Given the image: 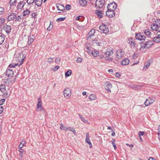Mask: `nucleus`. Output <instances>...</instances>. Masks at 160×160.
Masks as SVG:
<instances>
[{
  "mask_svg": "<svg viewBox=\"0 0 160 160\" xmlns=\"http://www.w3.org/2000/svg\"><path fill=\"white\" fill-rule=\"evenodd\" d=\"M153 45L152 41V40H148L144 43H142L141 44L140 49L141 50L145 48H148Z\"/></svg>",
  "mask_w": 160,
  "mask_h": 160,
  "instance_id": "f257e3e1",
  "label": "nucleus"
},
{
  "mask_svg": "<svg viewBox=\"0 0 160 160\" xmlns=\"http://www.w3.org/2000/svg\"><path fill=\"white\" fill-rule=\"evenodd\" d=\"M86 51L88 52L89 54L90 55H92L94 57L98 56L99 53V51L96 50H91L90 49V48L88 47L86 48Z\"/></svg>",
  "mask_w": 160,
  "mask_h": 160,
  "instance_id": "f03ea898",
  "label": "nucleus"
},
{
  "mask_svg": "<svg viewBox=\"0 0 160 160\" xmlns=\"http://www.w3.org/2000/svg\"><path fill=\"white\" fill-rule=\"evenodd\" d=\"M104 0H97L95 2V7L97 8H101L104 6Z\"/></svg>",
  "mask_w": 160,
  "mask_h": 160,
  "instance_id": "7ed1b4c3",
  "label": "nucleus"
},
{
  "mask_svg": "<svg viewBox=\"0 0 160 160\" xmlns=\"http://www.w3.org/2000/svg\"><path fill=\"white\" fill-rule=\"evenodd\" d=\"M38 102L37 105V110L42 111L44 113H45V111L42 106V100L41 98H38Z\"/></svg>",
  "mask_w": 160,
  "mask_h": 160,
  "instance_id": "20e7f679",
  "label": "nucleus"
},
{
  "mask_svg": "<svg viewBox=\"0 0 160 160\" xmlns=\"http://www.w3.org/2000/svg\"><path fill=\"white\" fill-rule=\"evenodd\" d=\"M63 94L64 97L67 98H69L71 96V90L69 88H67L63 91Z\"/></svg>",
  "mask_w": 160,
  "mask_h": 160,
  "instance_id": "39448f33",
  "label": "nucleus"
},
{
  "mask_svg": "<svg viewBox=\"0 0 160 160\" xmlns=\"http://www.w3.org/2000/svg\"><path fill=\"white\" fill-rule=\"evenodd\" d=\"M99 29L103 33H107L109 31L108 28L105 25H101L99 27Z\"/></svg>",
  "mask_w": 160,
  "mask_h": 160,
  "instance_id": "423d86ee",
  "label": "nucleus"
},
{
  "mask_svg": "<svg viewBox=\"0 0 160 160\" xmlns=\"http://www.w3.org/2000/svg\"><path fill=\"white\" fill-rule=\"evenodd\" d=\"M117 7L116 4L114 2L108 4L107 6V9L109 10H113L114 11Z\"/></svg>",
  "mask_w": 160,
  "mask_h": 160,
  "instance_id": "0eeeda50",
  "label": "nucleus"
},
{
  "mask_svg": "<svg viewBox=\"0 0 160 160\" xmlns=\"http://www.w3.org/2000/svg\"><path fill=\"white\" fill-rule=\"evenodd\" d=\"M135 38L141 41L142 40L144 41L146 38V37L141 33L136 34L135 35Z\"/></svg>",
  "mask_w": 160,
  "mask_h": 160,
  "instance_id": "6e6552de",
  "label": "nucleus"
},
{
  "mask_svg": "<svg viewBox=\"0 0 160 160\" xmlns=\"http://www.w3.org/2000/svg\"><path fill=\"white\" fill-rule=\"evenodd\" d=\"M155 101V100L153 98H149L146 100L144 104L146 106L150 105L152 103Z\"/></svg>",
  "mask_w": 160,
  "mask_h": 160,
  "instance_id": "1a4fd4ad",
  "label": "nucleus"
},
{
  "mask_svg": "<svg viewBox=\"0 0 160 160\" xmlns=\"http://www.w3.org/2000/svg\"><path fill=\"white\" fill-rule=\"evenodd\" d=\"M106 87L105 89L108 92H111V89L112 87V84L110 82L108 81H107L105 83Z\"/></svg>",
  "mask_w": 160,
  "mask_h": 160,
  "instance_id": "9d476101",
  "label": "nucleus"
},
{
  "mask_svg": "<svg viewBox=\"0 0 160 160\" xmlns=\"http://www.w3.org/2000/svg\"><path fill=\"white\" fill-rule=\"evenodd\" d=\"M106 13V15L110 18L114 17L115 15V12L113 10H109L108 9Z\"/></svg>",
  "mask_w": 160,
  "mask_h": 160,
  "instance_id": "9b49d317",
  "label": "nucleus"
},
{
  "mask_svg": "<svg viewBox=\"0 0 160 160\" xmlns=\"http://www.w3.org/2000/svg\"><path fill=\"white\" fill-rule=\"evenodd\" d=\"M113 49L112 48L108 49L105 52L104 54L107 57H109V56L112 55L113 53Z\"/></svg>",
  "mask_w": 160,
  "mask_h": 160,
  "instance_id": "f8f14e48",
  "label": "nucleus"
},
{
  "mask_svg": "<svg viewBox=\"0 0 160 160\" xmlns=\"http://www.w3.org/2000/svg\"><path fill=\"white\" fill-rule=\"evenodd\" d=\"M3 29L7 34H9L11 30V27L10 25H5L4 26Z\"/></svg>",
  "mask_w": 160,
  "mask_h": 160,
  "instance_id": "ddd939ff",
  "label": "nucleus"
},
{
  "mask_svg": "<svg viewBox=\"0 0 160 160\" xmlns=\"http://www.w3.org/2000/svg\"><path fill=\"white\" fill-rule=\"evenodd\" d=\"M95 33V29H92L89 32L87 36L88 39H90L93 36Z\"/></svg>",
  "mask_w": 160,
  "mask_h": 160,
  "instance_id": "4468645a",
  "label": "nucleus"
},
{
  "mask_svg": "<svg viewBox=\"0 0 160 160\" xmlns=\"http://www.w3.org/2000/svg\"><path fill=\"white\" fill-rule=\"evenodd\" d=\"M85 142L86 143H88L89 145V148H92V143L91 142L89 139V134L88 133H87L86 134V138L85 139Z\"/></svg>",
  "mask_w": 160,
  "mask_h": 160,
  "instance_id": "2eb2a0df",
  "label": "nucleus"
},
{
  "mask_svg": "<svg viewBox=\"0 0 160 160\" xmlns=\"http://www.w3.org/2000/svg\"><path fill=\"white\" fill-rule=\"evenodd\" d=\"M151 28L153 30L157 31L159 29V27L160 26V23L159 26L157 24L156 22L155 23H154L151 26Z\"/></svg>",
  "mask_w": 160,
  "mask_h": 160,
  "instance_id": "dca6fc26",
  "label": "nucleus"
},
{
  "mask_svg": "<svg viewBox=\"0 0 160 160\" xmlns=\"http://www.w3.org/2000/svg\"><path fill=\"white\" fill-rule=\"evenodd\" d=\"M6 75L8 77H12L14 75V72L12 69H8L6 72Z\"/></svg>",
  "mask_w": 160,
  "mask_h": 160,
  "instance_id": "f3484780",
  "label": "nucleus"
},
{
  "mask_svg": "<svg viewBox=\"0 0 160 160\" xmlns=\"http://www.w3.org/2000/svg\"><path fill=\"white\" fill-rule=\"evenodd\" d=\"M116 56L118 59L120 58L123 56V54L122 52V50L121 49H119L117 50L116 51Z\"/></svg>",
  "mask_w": 160,
  "mask_h": 160,
  "instance_id": "a211bd4d",
  "label": "nucleus"
},
{
  "mask_svg": "<svg viewBox=\"0 0 160 160\" xmlns=\"http://www.w3.org/2000/svg\"><path fill=\"white\" fill-rule=\"evenodd\" d=\"M25 4V2L24 1H20L17 5V9L19 10L23 8Z\"/></svg>",
  "mask_w": 160,
  "mask_h": 160,
  "instance_id": "6ab92c4d",
  "label": "nucleus"
},
{
  "mask_svg": "<svg viewBox=\"0 0 160 160\" xmlns=\"http://www.w3.org/2000/svg\"><path fill=\"white\" fill-rule=\"evenodd\" d=\"M102 11L101 10H96L95 11V13L99 18H101L102 17Z\"/></svg>",
  "mask_w": 160,
  "mask_h": 160,
  "instance_id": "aec40b11",
  "label": "nucleus"
},
{
  "mask_svg": "<svg viewBox=\"0 0 160 160\" xmlns=\"http://www.w3.org/2000/svg\"><path fill=\"white\" fill-rule=\"evenodd\" d=\"M30 12L28 9H26L22 12V16L25 18H27L30 13Z\"/></svg>",
  "mask_w": 160,
  "mask_h": 160,
  "instance_id": "412c9836",
  "label": "nucleus"
},
{
  "mask_svg": "<svg viewBox=\"0 0 160 160\" xmlns=\"http://www.w3.org/2000/svg\"><path fill=\"white\" fill-rule=\"evenodd\" d=\"M16 14L15 13H12L9 15L7 18V20L8 21H10L13 20L16 17Z\"/></svg>",
  "mask_w": 160,
  "mask_h": 160,
  "instance_id": "4be33fe9",
  "label": "nucleus"
},
{
  "mask_svg": "<svg viewBox=\"0 0 160 160\" xmlns=\"http://www.w3.org/2000/svg\"><path fill=\"white\" fill-rule=\"evenodd\" d=\"M129 60L128 58H125L122 60L121 64L123 66H126L129 64Z\"/></svg>",
  "mask_w": 160,
  "mask_h": 160,
  "instance_id": "5701e85b",
  "label": "nucleus"
},
{
  "mask_svg": "<svg viewBox=\"0 0 160 160\" xmlns=\"http://www.w3.org/2000/svg\"><path fill=\"white\" fill-rule=\"evenodd\" d=\"M144 34L148 37L153 38V37L151 34V33L150 30L148 29H145L144 31Z\"/></svg>",
  "mask_w": 160,
  "mask_h": 160,
  "instance_id": "b1692460",
  "label": "nucleus"
},
{
  "mask_svg": "<svg viewBox=\"0 0 160 160\" xmlns=\"http://www.w3.org/2000/svg\"><path fill=\"white\" fill-rule=\"evenodd\" d=\"M56 8L58 10L61 11L64 10L65 8L63 5L59 3L56 4Z\"/></svg>",
  "mask_w": 160,
  "mask_h": 160,
  "instance_id": "393cba45",
  "label": "nucleus"
},
{
  "mask_svg": "<svg viewBox=\"0 0 160 160\" xmlns=\"http://www.w3.org/2000/svg\"><path fill=\"white\" fill-rule=\"evenodd\" d=\"M129 44L132 46L134 47L135 46L136 43L135 40L131 38L129 39Z\"/></svg>",
  "mask_w": 160,
  "mask_h": 160,
  "instance_id": "a878e982",
  "label": "nucleus"
},
{
  "mask_svg": "<svg viewBox=\"0 0 160 160\" xmlns=\"http://www.w3.org/2000/svg\"><path fill=\"white\" fill-rule=\"evenodd\" d=\"M5 40V36L2 33H0V45L4 42Z\"/></svg>",
  "mask_w": 160,
  "mask_h": 160,
  "instance_id": "bb28decb",
  "label": "nucleus"
},
{
  "mask_svg": "<svg viewBox=\"0 0 160 160\" xmlns=\"http://www.w3.org/2000/svg\"><path fill=\"white\" fill-rule=\"evenodd\" d=\"M43 0H35V5L38 7H40L42 5Z\"/></svg>",
  "mask_w": 160,
  "mask_h": 160,
  "instance_id": "cd10ccee",
  "label": "nucleus"
},
{
  "mask_svg": "<svg viewBox=\"0 0 160 160\" xmlns=\"http://www.w3.org/2000/svg\"><path fill=\"white\" fill-rule=\"evenodd\" d=\"M59 128L61 130H63L65 131H67L68 130V128L66 127L62 123H61L60 124V126Z\"/></svg>",
  "mask_w": 160,
  "mask_h": 160,
  "instance_id": "c85d7f7f",
  "label": "nucleus"
},
{
  "mask_svg": "<svg viewBox=\"0 0 160 160\" xmlns=\"http://www.w3.org/2000/svg\"><path fill=\"white\" fill-rule=\"evenodd\" d=\"M153 37V36H152ZM153 38V40L154 42H155L157 43H158L160 42V37H158L157 36L156 37H153L152 38Z\"/></svg>",
  "mask_w": 160,
  "mask_h": 160,
  "instance_id": "c756f323",
  "label": "nucleus"
},
{
  "mask_svg": "<svg viewBox=\"0 0 160 160\" xmlns=\"http://www.w3.org/2000/svg\"><path fill=\"white\" fill-rule=\"evenodd\" d=\"M79 4L82 6H85L87 4V2L85 0H79Z\"/></svg>",
  "mask_w": 160,
  "mask_h": 160,
  "instance_id": "7c9ffc66",
  "label": "nucleus"
},
{
  "mask_svg": "<svg viewBox=\"0 0 160 160\" xmlns=\"http://www.w3.org/2000/svg\"><path fill=\"white\" fill-rule=\"evenodd\" d=\"M88 98L91 100H94L97 98V97L94 94H91L89 96Z\"/></svg>",
  "mask_w": 160,
  "mask_h": 160,
  "instance_id": "2f4dec72",
  "label": "nucleus"
},
{
  "mask_svg": "<svg viewBox=\"0 0 160 160\" xmlns=\"http://www.w3.org/2000/svg\"><path fill=\"white\" fill-rule=\"evenodd\" d=\"M26 144V142L25 141H22L20 144L18 146L19 149H21V148L25 146Z\"/></svg>",
  "mask_w": 160,
  "mask_h": 160,
  "instance_id": "473e14b6",
  "label": "nucleus"
},
{
  "mask_svg": "<svg viewBox=\"0 0 160 160\" xmlns=\"http://www.w3.org/2000/svg\"><path fill=\"white\" fill-rule=\"evenodd\" d=\"M5 90V86L4 85L2 84L0 86V91L1 92H4Z\"/></svg>",
  "mask_w": 160,
  "mask_h": 160,
  "instance_id": "72a5a7b5",
  "label": "nucleus"
},
{
  "mask_svg": "<svg viewBox=\"0 0 160 160\" xmlns=\"http://www.w3.org/2000/svg\"><path fill=\"white\" fill-rule=\"evenodd\" d=\"M150 63L149 62H148L145 64V66L143 68V71H146L150 66Z\"/></svg>",
  "mask_w": 160,
  "mask_h": 160,
  "instance_id": "f704fd0d",
  "label": "nucleus"
},
{
  "mask_svg": "<svg viewBox=\"0 0 160 160\" xmlns=\"http://www.w3.org/2000/svg\"><path fill=\"white\" fill-rule=\"evenodd\" d=\"M68 130H69V131H70L71 132H72L74 135H76V131H75V129L73 128L72 127H68Z\"/></svg>",
  "mask_w": 160,
  "mask_h": 160,
  "instance_id": "c9c22d12",
  "label": "nucleus"
},
{
  "mask_svg": "<svg viewBox=\"0 0 160 160\" xmlns=\"http://www.w3.org/2000/svg\"><path fill=\"white\" fill-rule=\"evenodd\" d=\"M72 73V71L71 70H68L65 73V76H67L68 77L70 76Z\"/></svg>",
  "mask_w": 160,
  "mask_h": 160,
  "instance_id": "e433bc0d",
  "label": "nucleus"
},
{
  "mask_svg": "<svg viewBox=\"0 0 160 160\" xmlns=\"http://www.w3.org/2000/svg\"><path fill=\"white\" fill-rule=\"evenodd\" d=\"M34 40L31 36L29 37L28 38V44L30 45L33 41Z\"/></svg>",
  "mask_w": 160,
  "mask_h": 160,
  "instance_id": "4c0bfd02",
  "label": "nucleus"
},
{
  "mask_svg": "<svg viewBox=\"0 0 160 160\" xmlns=\"http://www.w3.org/2000/svg\"><path fill=\"white\" fill-rule=\"evenodd\" d=\"M92 39V42L93 44L94 45H95L96 44V43H97L99 41V40L98 38H96L94 39Z\"/></svg>",
  "mask_w": 160,
  "mask_h": 160,
  "instance_id": "58836bf2",
  "label": "nucleus"
},
{
  "mask_svg": "<svg viewBox=\"0 0 160 160\" xmlns=\"http://www.w3.org/2000/svg\"><path fill=\"white\" fill-rule=\"evenodd\" d=\"M15 18V21L16 22L18 21H20V20L22 19V17L20 15H18V16H16V17Z\"/></svg>",
  "mask_w": 160,
  "mask_h": 160,
  "instance_id": "ea45409f",
  "label": "nucleus"
},
{
  "mask_svg": "<svg viewBox=\"0 0 160 160\" xmlns=\"http://www.w3.org/2000/svg\"><path fill=\"white\" fill-rule=\"evenodd\" d=\"M111 143L112 145H113V147H114V149H116L117 148V147L115 144V140L114 139H112L111 141Z\"/></svg>",
  "mask_w": 160,
  "mask_h": 160,
  "instance_id": "a19ab883",
  "label": "nucleus"
},
{
  "mask_svg": "<svg viewBox=\"0 0 160 160\" xmlns=\"http://www.w3.org/2000/svg\"><path fill=\"white\" fill-rule=\"evenodd\" d=\"M4 12V9L3 8L0 7V15H3Z\"/></svg>",
  "mask_w": 160,
  "mask_h": 160,
  "instance_id": "79ce46f5",
  "label": "nucleus"
},
{
  "mask_svg": "<svg viewBox=\"0 0 160 160\" xmlns=\"http://www.w3.org/2000/svg\"><path fill=\"white\" fill-rule=\"evenodd\" d=\"M80 118L82 121L84 122L88 123L87 120H86L84 118L82 117L81 115H79Z\"/></svg>",
  "mask_w": 160,
  "mask_h": 160,
  "instance_id": "37998d69",
  "label": "nucleus"
},
{
  "mask_svg": "<svg viewBox=\"0 0 160 160\" xmlns=\"http://www.w3.org/2000/svg\"><path fill=\"white\" fill-rule=\"evenodd\" d=\"M66 17L65 18H60L57 19V21L58 22H60L64 21Z\"/></svg>",
  "mask_w": 160,
  "mask_h": 160,
  "instance_id": "c03bdc74",
  "label": "nucleus"
},
{
  "mask_svg": "<svg viewBox=\"0 0 160 160\" xmlns=\"http://www.w3.org/2000/svg\"><path fill=\"white\" fill-rule=\"evenodd\" d=\"M105 59L107 61H110L112 60L113 58L108 57H107L106 56V57H105Z\"/></svg>",
  "mask_w": 160,
  "mask_h": 160,
  "instance_id": "a18cd8bd",
  "label": "nucleus"
},
{
  "mask_svg": "<svg viewBox=\"0 0 160 160\" xmlns=\"http://www.w3.org/2000/svg\"><path fill=\"white\" fill-rule=\"evenodd\" d=\"M52 27L53 25L51 23V22H50L49 26L47 28V30L49 31H51L52 29Z\"/></svg>",
  "mask_w": 160,
  "mask_h": 160,
  "instance_id": "49530a36",
  "label": "nucleus"
},
{
  "mask_svg": "<svg viewBox=\"0 0 160 160\" xmlns=\"http://www.w3.org/2000/svg\"><path fill=\"white\" fill-rule=\"evenodd\" d=\"M34 1H35V0H27V2L28 4L31 5Z\"/></svg>",
  "mask_w": 160,
  "mask_h": 160,
  "instance_id": "de8ad7c7",
  "label": "nucleus"
},
{
  "mask_svg": "<svg viewBox=\"0 0 160 160\" xmlns=\"http://www.w3.org/2000/svg\"><path fill=\"white\" fill-rule=\"evenodd\" d=\"M17 0H11L9 3L11 5H13L16 2Z\"/></svg>",
  "mask_w": 160,
  "mask_h": 160,
  "instance_id": "09e8293b",
  "label": "nucleus"
},
{
  "mask_svg": "<svg viewBox=\"0 0 160 160\" xmlns=\"http://www.w3.org/2000/svg\"><path fill=\"white\" fill-rule=\"evenodd\" d=\"M18 65V64H14V63H12L9 64V66L10 68H14L16 66Z\"/></svg>",
  "mask_w": 160,
  "mask_h": 160,
  "instance_id": "8fccbe9b",
  "label": "nucleus"
},
{
  "mask_svg": "<svg viewBox=\"0 0 160 160\" xmlns=\"http://www.w3.org/2000/svg\"><path fill=\"white\" fill-rule=\"evenodd\" d=\"M71 8V6L69 4H67L65 6V8L67 10H69Z\"/></svg>",
  "mask_w": 160,
  "mask_h": 160,
  "instance_id": "3c124183",
  "label": "nucleus"
},
{
  "mask_svg": "<svg viewBox=\"0 0 160 160\" xmlns=\"http://www.w3.org/2000/svg\"><path fill=\"white\" fill-rule=\"evenodd\" d=\"M5 20L4 18H0V24H3L5 22Z\"/></svg>",
  "mask_w": 160,
  "mask_h": 160,
  "instance_id": "603ef678",
  "label": "nucleus"
},
{
  "mask_svg": "<svg viewBox=\"0 0 160 160\" xmlns=\"http://www.w3.org/2000/svg\"><path fill=\"white\" fill-rule=\"evenodd\" d=\"M59 68V67L58 66H56L54 67L53 69H52V70L54 72L58 70Z\"/></svg>",
  "mask_w": 160,
  "mask_h": 160,
  "instance_id": "864d4df0",
  "label": "nucleus"
},
{
  "mask_svg": "<svg viewBox=\"0 0 160 160\" xmlns=\"http://www.w3.org/2000/svg\"><path fill=\"white\" fill-rule=\"evenodd\" d=\"M60 58H57L55 60V62L57 64L59 63L60 62Z\"/></svg>",
  "mask_w": 160,
  "mask_h": 160,
  "instance_id": "5fc2aeb1",
  "label": "nucleus"
},
{
  "mask_svg": "<svg viewBox=\"0 0 160 160\" xmlns=\"http://www.w3.org/2000/svg\"><path fill=\"white\" fill-rule=\"evenodd\" d=\"M145 133V132H141L140 131L138 132V136L139 137L141 136H142Z\"/></svg>",
  "mask_w": 160,
  "mask_h": 160,
  "instance_id": "6e6d98bb",
  "label": "nucleus"
},
{
  "mask_svg": "<svg viewBox=\"0 0 160 160\" xmlns=\"http://www.w3.org/2000/svg\"><path fill=\"white\" fill-rule=\"evenodd\" d=\"M53 58H48L47 62L49 63H51L53 62Z\"/></svg>",
  "mask_w": 160,
  "mask_h": 160,
  "instance_id": "4d7b16f0",
  "label": "nucleus"
},
{
  "mask_svg": "<svg viewBox=\"0 0 160 160\" xmlns=\"http://www.w3.org/2000/svg\"><path fill=\"white\" fill-rule=\"evenodd\" d=\"M5 101V99H2L0 100V106L2 105Z\"/></svg>",
  "mask_w": 160,
  "mask_h": 160,
  "instance_id": "13d9d810",
  "label": "nucleus"
},
{
  "mask_svg": "<svg viewBox=\"0 0 160 160\" xmlns=\"http://www.w3.org/2000/svg\"><path fill=\"white\" fill-rule=\"evenodd\" d=\"M83 17L82 16H79L77 17L76 18V20H79L81 19L82 18H83Z\"/></svg>",
  "mask_w": 160,
  "mask_h": 160,
  "instance_id": "bf43d9fd",
  "label": "nucleus"
},
{
  "mask_svg": "<svg viewBox=\"0 0 160 160\" xmlns=\"http://www.w3.org/2000/svg\"><path fill=\"white\" fill-rule=\"evenodd\" d=\"M82 60V59L81 58H78L77 59V62H80Z\"/></svg>",
  "mask_w": 160,
  "mask_h": 160,
  "instance_id": "052dcab7",
  "label": "nucleus"
},
{
  "mask_svg": "<svg viewBox=\"0 0 160 160\" xmlns=\"http://www.w3.org/2000/svg\"><path fill=\"white\" fill-rule=\"evenodd\" d=\"M3 109H4L3 107L0 106V114H1L3 111Z\"/></svg>",
  "mask_w": 160,
  "mask_h": 160,
  "instance_id": "680f3d73",
  "label": "nucleus"
},
{
  "mask_svg": "<svg viewBox=\"0 0 160 160\" xmlns=\"http://www.w3.org/2000/svg\"><path fill=\"white\" fill-rule=\"evenodd\" d=\"M102 43L101 42H100L99 41L95 45L97 46H101Z\"/></svg>",
  "mask_w": 160,
  "mask_h": 160,
  "instance_id": "e2e57ef3",
  "label": "nucleus"
},
{
  "mask_svg": "<svg viewBox=\"0 0 160 160\" xmlns=\"http://www.w3.org/2000/svg\"><path fill=\"white\" fill-rule=\"evenodd\" d=\"M158 136L160 135V125H159L158 127Z\"/></svg>",
  "mask_w": 160,
  "mask_h": 160,
  "instance_id": "0e129e2a",
  "label": "nucleus"
},
{
  "mask_svg": "<svg viewBox=\"0 0 160 160\" xmlns=\"http://www.w3.org/2000/svg\"><path fill=\"white\" fill-rule=\"evenodd\" d=\"M115 76L117 78H119L121 75L119 72H117L115 74Z\"/></svg>",
  "mask_w": 160,
  "mask_h": 160,
  "instance_id": "69168bd1",
  "label": "nucleus"
},
{
  "mask_svg": "<svg viewBox=\"0 0 160 160\" xmlns=\"http://www.w3.org/2000/svg\"><path fill=\"white\" fill-rule=\"evenodd\" d=\"M32 18H35L36 17V13H33L32 14Z\"/></svg>",
  "mask_w": 160,
  "mask_h": 160,
  "instance_id": "338daca9",
  "label": "nucleus"
},
{
  "mask_svg": "<svg viewBox=\"0 0 160 160\" xmlns=\"http://www.w3.org/2000/svg\"><path fill=\"white\" fill-rule=\"evenodd\" d=\"M19 155L20 156L21 158H22L23 156V153L20 152Z\"/></svg>",
  "mask_w": 160,
  "mask_h": 160,
  "instance_id": "774afa93",
  "label": "nucleus"
}]
</instances>
